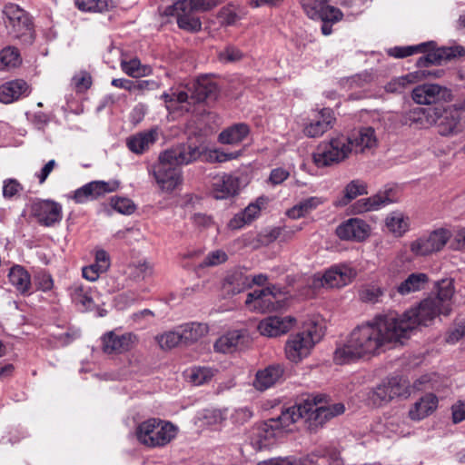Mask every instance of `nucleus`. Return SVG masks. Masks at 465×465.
<instances>
[{
    "label": "nucleus",
    "mask_w": 465,
    "mask_h": 465,
    "mask_svg": "<svg viewBox=\"0 0 465 465\" xmlns=\"http://www.w3.org/2000/svg\"><path fill=\"white\" fill-rule=\"evenodd\" d=\"M344 411L342 403L318 406L316 398L308 396L301 402L282 411L278 417L255 425L251 431L250 443L256 450L267 449L272 444L278 433L300 419H305L306 429L311 433H315L326 421L342 414Z\"/></svg>",
    "instance_id": "obj_1"
},
{
    "label": "nucleus",
    "mask_w": 465,
    "mask_h": 465,
    "mask_svg": "<svg viewBox=\"0 0 465 465\" xmlns=\"http://www.w3.org/2000/svg\"><path fill=\"white\" fill-rule=\"evenodd\" d=\"M397 327V313L377 315L372 321L355 327L346 343L337 348L334 361L344 364L364 356L380 354L391 342L401 339Z\"/></svg>",
    "instance_id": "obj_2"
},
{
    "label": "nucleus",
    "mask_w": 465,
    "mask_h": 465,
    "mask_svg": "<svg viewBox=\"0 0 465 465\" xmlns=\"http://www.w3.org/2000/svg\"><path fill=\"white\" fill-rule=\"evenodd\" d=\"M201 154L199 146L189 143H182L162 153L153 166V176L162 190L173 191L181 182V165L196 161Z\"/></svg>",
    "instance_id": "obj_3"
},
{
    "label": "nucleus",
    "mask_w": 465,
    "mask_h": 465,
    "mask_svg": "<svg viewBox=\"0 0 465 465\" xmlns=\"http://www.w3.org/2000/svg\"><path fill=\"white\" fill-rule=\"evenodd\" d=\"M435 45V42L430 41L416 45L396 46L391 48L388 54L396 58H404L416 53H426V54L420 56L416 63L419 68H422L431 64H440L442 61H449L465 53L462 47H441L436 49Z\"/></svg>",
    "instance_id": "obj_4"
},
{
    "label": "nucleus",
    "mask_w": 465,
    "mask_h": 465,
    "mask_svg": "<svg viewBox=\"0 0 465 465\" xmlns=\"http://www.w3.org/2000/svg\"><path fill=\"white\" fill-rule=\"evenodd\" d=\"M438 299L428 297L422 300L420 304L406 312L402 315L397 314V327L402 338H407L410 332L417 326L430 325L440 314L448 315L450 312L444 311L439 304Z\"/></svg>",
    "instance_id": "obj_5"
},
{
    "label": "nucleus",
    "mask_w": 465,
    "mask_h": 465,
    "mask_svg": "<svg viewBox=\"0 0 465 465\" xmlns=\"http://www.w3.org/2000/svg\"><path fill=\"white\" fill-rule=\"evenodd\" d=\"M176 427L168 421L149 419L142 422L136 430L139 441L149 447L168 444L176 435Z\"/></svg>",
    "instance_id": "obj_6"
},
{
    "label": "nucleus",
    "mask_w": 465,
    "mask_h": 465,
    "mask_svg": "<svg viewBox=\"0 0 465 465\" xmlns=\"http://www.w3.org/2000/svg\"><path fill=\"white\" fill-rule=\"evenodd\" d=\"M351 153V139L338 135L318 146L313 153V161L318 167H326L344 161Z\"/></svg>",
    "instance_id": "obj_7"
},
{
    "label": "nucleus",
    "mask_w": 465,
    "mask_h": 465,
    "mask_svg": "<svg viewBox=\"0 0 465 465\" xmlns=\"http://www.w3.org/2000/svg\"><path fill=\"white\" fill-rule=\"evenodd\" d=\"M323 335L322 328L313 324L306 331L292 336L285 345L287 358L293 362L301 361L310 354L313 346L322 340Z\"/></svg>",
    "instance_id": "obj_8"
},
{
    "label": "nucleus",
    "mask_w": 465,
    "mask_h": 465,
    "mask_svg": "<svg viewBox=\"0 0 465 465\" xmlns=\"http://www.w3.org/2000/svg\"><path fill=\"white\" fill-rule=\"evenodd\" d=\"M410 386L407 380L393 376L383 381L368 393V400L374 406H381L395 397H408Z\"/></svg>",
    "instance_id": "obj_9"
},
{
    "label": "nucleus",
    "mask_w": 465,
    "mask_h": 465,
    "mask_svg": "<svg viewBox=\"0 0 465 465\" xmlns=\"http://www.w3.org/2000/svg\"><path fill=\"white\" fill-rule=\"evenodd\" d=\"M4 14L5 26L9 35L15 38L32 39L33 23L29 15L17 5L8 4L5 6Z\"/></svg>",
    "instance_id": "obj_10"
},
{
    "label": "nucleus",
    "mask_w": 465,
    "mask_h": 465,
    "mask_svg": "<svg viewBox=\"0 0 465 465\" xmlns=\"http://www.w3.org/2000/svg\"><path fill=\"white\" fill-rule=\"evenodd\" d=\"M432 125H436L441 136H452L463 129L460 114L453 106H434Z\"/></svg>",
    "instance_id": "obj_11"
},
{
    "label": "nucleus",
    "mask_w": 465,
    "mask_h": 465,
    "mask_svg": "<svg viewBox=\"0 0 465 465\" xmlns=\"http://www.w3.org/2000/svg\"><path fill=\"white\" fill-rule=\"evenodd\" d=\"M411 97L418 104H431L451 101L452 94L445 86L437 84H423L412 90Z\"/></svg>",
    "instance_id": "obj_12"
},
{
    "label": "nucleus",
    "mask_w": 465,
    "mask_h": 465,
    "mask_svg": "<svg viewBox=\"0 0 465 465\" xmlns=\"http://www.w3.org/2000/svg\"><path fill=\"white\" fill-rule=\"evenodd\" d=\"M450 232L445 229H439L431 232L429 235L420 237L411 244V250L416 255H429L440 251L448 240Z\"/></svg>",
    "instance_id": "obj_13"
},
{
    "label": "nucleus",
    "mask_w": 465,
    "mask_h": 465,
    "mask_svg": "<svg viewBox=\"0 0 465 465\" xmlns=\"http://www.w3.org/2000/svg\"><path fill=\"white\" fill-rule=\"evenodd\" d=\"M119 187V182L93 181L74 191V200L83 203L88 200H94L105 193H113Z\"/></svg>",
    "instance_id": "obj_14"
},
{
    "label": "nucleus",
    "mask_w": 465,
    "mask_h": 465,
    "mask_svg": "<svg viewBox=\"0 0 465 465\" xmlns=\"http://www.w3.org/2000/svg\"><path fill=\"white\" fill-rule=\"evenodd\" d=\"M251 342L250 336L245 330H235L220 337L214 343V350L218 352L232 353L246 348Z\"/></svg>",
    "instance_id": "obj_15"
},
{
    "label": "nucleus",
    "mask_w": 465,
    "mask_h": 465,
    "mask_svg": "<svg viewBox=\"0 0 465 465\" xmlns=\"http://www.w3.org/2000/svg\"><path fill=\"white\" fill-rule=\"evenodd\" d=\"M239 178L232 174L223 173L214 176L213 179L212 194L216 200H223L233 197L239 193Z\"/></svg>",
    "instance_id": "obj_16"
},
{
    "label": "nucleus",
    "mask_w": 465,
    "mask_h": 465,
    "mask_svg": "<svg viewBox=\"0 0 465 465\" xmlns=\"http://www.w3.org/2000/svg\"><path fill=\"white\" fill-rule=\"evenodd\" d=\"M33 211L38 223L45 226H53L63 217L61 204L52 200H45L34 204Z\"/></svg>",
    "instance_id": "obj_17"
},
{
    "label": "nucleus",
    "mask_w": 465,
    "mask_h": 465,
    "mask_svg": "<svg viewBox=\"0 0 465 465\" xmlns=\"http://www.w3.org/2000/svg\"><path fill=\"white\" fill-rule=\"evenodd\" d=\"M136 342V336L132 333L117 335L109 331L102 337L103 351L105 353H124L130 351Z\"/></svg>",
    "instance_id": "obj_18"
},
{
    "label": "nucleus",
    "mask_w": 465,
    "mask_h": 465,
    "mask_svg": "<svg viewBox=\"0 0 465 465\" xmlns=\"http://www.w3.org/2000/svg\"><path fill=\"white\" fill-rule=\"evenodd\" d=\"M434 106L414 107L403 113L401 116V124L414 128H428L432 125Z\"/></svg>",
    "instance_id": "obj_19"
},
{
    "label": "nucleus",
    "mask_w": 465,
    "mask_h": 465,
    "mask_svg": "<svg viewBox=\"0 0 465 465\" xmlns=\"http://www.w3.org/2000/svg\"><path fill=\"white\" fill-rule=\"evenodd\" d=\"M336 234L341 240H365L370 234V226L361 219L351 218L336 228Z\"/></svg>",
    "instance_id": "obj_20"
},
{
    "label": "nucleus",
    "mask_w": 465,
    "mask_h": 465,
    "mask_svg": "<svg viewBox=\"0 0 465 465\" xmlns=\"http://www.w3.org/2000/svg\"><path fill=\"white\" fill-rule=\"evenodd\" d=\"M356 272L346 265L331 268L318 279L322 286L329 288H341L347 285L355 277Z\"/></svg>",
    "instance_id": "obj_21"
},
{
    "label": "nucleus",
    "mask_w": 465,
    "mask_h": 465,
    "mask_svg": "<svg viewBox=\"0 0 465 465\" xmlns=\"http://www.w3.org/2000/svg\"><path fill=\"white\" fill-rule=\"evenodd\" d=\"M192 8H177L176 2L168 7L164 11L166 15H175L177 19L178 26L188 32H199L202 28V23L199 16L194 14Z\"/></svg>",
    "instance_id": "obj_22"
},
{
    "label": "nucleus",
    "mask_w": 465,
    "mask_h": 465,
    "mask_svg": "<svg viewBox=\"0 0 465 465\" xmlns=\"http://www.w3.org/2000/svg\"><path fill=\"white\" fill-rule=\"evenodd\" d=\"M294 322V318L290 316H271L260 322L258 330L262 335L277 337L286 333Z\"/></svg>",
    "instance_id": "obj_23"
},
{
    "label": "nucleus",
    "mask_w": 465,
    "mask_h": 465,
    "mask_svg": "<svg viewBox=\"0 0 465 465\" xmlns=\"http://www.w3.org/2000/svg\"><path fill=\"white\" fill-rule=\"evenodd\" d=\"M223 293L225 298L232 297L251 288L249 277L240 270L227 272L223 282Z\"/></svg>",
    "instance_id": "obj_24"
},
{
    "label": "nucleus",
    "mask_w": 465,
    "mask_h": 465,
    "mask_svg": "<svg viewBox=\"0 0 465 465\" xmlns=\"http://www.w3.org/2000/svg\"><path fill=\"white\" fill-rule=\"evenodd\" d=\"M190 98L195 103H201L205 100H214L218 94V86L208 76L199 77L188 88Z\"/></svg>",
    "instance_id": "obj_25"
},
{
    "label": "nucleus",
    "mask_w": 465,
    "mask_h": 465,
    "mask_svg": "<svg viewBox=\"0 0 465 465\" xmlns=\"http://www.w3.org/2000/svg\"><path fill=\"white\" fill-rule=\"evenodd\" d=\"M262 295H260L257 309L262 312L277 311L283 306L284 293L280 288L271 286L262 289Z\"/></svg>",
    "instance_id": "obj_26"
},
{
    "label": "nucleus",
    "mask_w": 465,
    "mask_h": 465,
    "mask_svg": "<svg viewBox=\"0 0 465 465\" xmlns=\"http://www.w3.org/2000/svg\"><path fill=\"white\" fill-rule=\"evenodd\" d=\"M282 375L283 368L281 365H270L257 371L252 383L253 387L258 391H263L276 384Z\"/></svg>",
    "instance_id": "obj_27"
},
{
    "label": "nucleus",
    "mask_w": 465,
    "mask_h": 465,
    "mask_svg": "<svg viewBox=\"0 0 465 465\" xmlns=\"http://www.w3.org/2000/svg\"><path fill=\"white\" fill-rule=\"evenodd\" d=\"M391 193L392 190L390 189L385 192H380L371 197L361 199L354 203L353 210L356 213L379 210L393 202V199L391 197Z\"/></svg>",
    "instance_id": "obj_28"
},
{
    "label": "nucleus",
    "mask_w": 465,
    "mask_h": 465,
    "mask_svg": "<svg viewBox=\"0 0 465 465\" xmlns=\"http://www.w3.org/2000/svg\"><path fill=\"white\" fill-rule=\"evenodd\" d=\"M333 121L332 111L324 108L320 112V118L307 124L303 132L308 137H320L332 127Z\"/></svg>",
    "instance_id": "obj_29"
},
{
    "label": "nucleus",
    "mask_w": 465,
    "mask_h": 465,
    "mask_svg": "<svg viewBox=\"0 0 465 465\" xmlns=\"http://www.w3.org/2000/svg\"><path fill=\"white\" fill-rule=\"evenodd\" d=\"M438 406V398L428 393L421 397L409 411V416L413 420H420L431 414Z\"/></svg>",
    "instance_id": "obj_30"
},
{
    "label": "nucleus",
    "mask_w": 465,
    "mask_h": 465,
    "mask_svg": "<svg viewBox=\"0 0 465 465\" xmlns=\"http://www.w3.org/2000/svg\"><path fill=\"white\" fill-rule=\"evenodd\" d=\"M378 145V139L374 128L371 126L361 127L357 135L351 139V149L356 152L365 153L367 150H372Z\"/></svg>",
    "instance_id": "obj_31"
},
{
    "label": "nucleus",
    "mask_w": 465,
    "mask_h": 465,
    "mask_svg": "<svg viewBox=\"0 0 465 465\" xmlns=\"http://www.w3.org/2000/svg\"><path fill=\"white\" fill-rule=\"evenodd\" d=\"M156 139L157 132L155 130H149L130 136L126 141V144L130 151L139 154L153 144Z\"/></svg>",
    "instance_id": "obj_32"
},
{
    "label": "nucleus",
    "mask_w": 465,
    "mask_h": 465,
    "mask_svg": "<svg viewBox=\"0 0 465 465\" xmlns=\"http://www.w3.org/2000/svg\"><path fill=\"white\" fill-rule=\"evenodd\" d=\"M27 84L24 80L7 82L0 86V102L10 104L26 93Z\"/></svg>",
    "instance_id": "obj_33"
},
{
    "label": "nucleus",
    "mask_w": 465,
    "mask_h": 465,
    "mask_svg": "<svg viewBox=\"0 0 465 465\" xmlns=\"http://www.w3.org/2000/svg\"><path fill=\"white\" fill-rule=\"evenodd\" d=\"M209 331L207 324L200 322H190L182 325L179 332L183 344L190 345L203 337Z\"/></svg>",
    "instance_id": "obj_34"
},
{
    "label": "nucleus",
    "mask_w": 465,
    "mask_h": 465,
    "mask_svg": "<svg viewBox=\"0 0 465 465\" xmlns=\"http://www.w3.org/2000/svg\"><path fill=\"white\" fill-rule=\"evenodd\" d=\"M265 200L260 197L255 203H250L241 213L236 214L230 222L232 229H239L244 224L251 223L260 213Z\"/></svg>",
    "instance_id": "obj_35"
},
{
    "label": "nucleus",
    "mask_w": 465,
    "mask_h": 465,
    "mask_svg": "<svg viewBox=\"0 0 465 465\" xmlns=\"http://www.w3.org/2000/svg\"><path fill=\"white\" fill-rule=\"evenodd\" d=\"M250 128L246 124H236L219 134L222 143L232 144L242 142L249 134Z\"/></svg>",
    "instance_id": "obj_36"
},
{
    "label": "nucleus",
    "mask_w": 465,
    "mask_h": 465,
    "mask_svg": "<svg viewBox=\"0 0 465 465\" xmlns=\"http://www.w3.org/2000/svg\"><path fill=\"white\" fill-rule=\"evenodd\" d=\"M367 185L361 180H352L343 190V196L335 202L336 206H345L360 195L367 194Z\"/></svg>",
    "instance_id": "obj_37"
},
{
    "label": "nucleus",
    "mask_w": 465,
    "mask_h": 465,
    "mask_svg": "<svg viewBox=\"0 0 465 465\" xmlns=\"http://www.w3.org/2000/svg\"><path fill=\"white\" fill-rule=\"evenodd\" d=\"M8 278L12 285H14L18 292L25 294L27 293L31 287V278L29 273L20 265H15L11 268Z\"/></svg>",
    "instance_id": "obj_38"
},
{
    "label": "nucleus",
    "mask_w": 465,
    "mask_h": 465,
    "mask_svg": "<svg viewBox=\"0 0 465 465\" xmlns=\"http://www.w3.org/2000/svg\"><path fill=\"white\" fill-rule=\"evenodd\" d=\"M454 294V286L451 279H444L437 283V294L430 296L432 299H438L439 304L444 311L450 312V300Z\"/></svg>",
    "instance_id": "obj_39"
},
{
    "label": "nucleus",
    "mask_w": 465,
    "mask_h": 465,
    "mask_svg": "<svg viewBox=\"0 0 465 465\" xmlns=\"http://www.w3.org/2000/svg\"><path fill=\"white\" fill-rule=\"evenodd\" d=\"M428 282V276L425 273H411L397 288L401 295H407L414 292L420 291Z\"/></svg>",
    "instance_id": "obj_40"
},
{
    "label": "nucleus",
    "mask_w": 465,
    "mask_h": 465,
    "mask_svg": "<svg viewBox=\"0 0 465 465\" xmlns=\"http://www.w3.org/2000/svg\"><path fill=\"white\" fill-rule=\"evenodd\" d=\"M386 226L395 236H401L409 230V217L401 212H392L386 218Z\"/></svg>",
    "instance_id": "obj_41"
},
{
    "label": "nucleus",
    "mask_w": 465,
    "mask_h": 465,
    "mask_svg": "<svg viewBox=\"0 0 465 465\" xmlns=\"http://www.w3.org/2000/svg\"><path fill=\"white\" fill-rule=\"evenodd\" d=\"M321 203L322 201L318 197L304 199L288 210L287 215L292 219H299L317 208Z\"/></svg>",
    "instance_id": "obj_42"
},
{
    "label": "nucleus",
    "mask_w": 465,
    "mask_h": 465,
    "mask_svg": "<svg viewBox=\"0 0 465 465\" xmlns=\"http://www.w3.org/2000/svg\"><path fill=\"white\" fill-rule=\"evenodd\" d=\"M418 81V75L412 73L392 78L388 82L384 89L389 94H401L411 84Z\"/></svg>",
    "instance_id": "obj_43"
},
{
    "label": "nucleus",
    "mask_w": 465,
    "mask_h": 465,
    "mask_svg": "<svg viewBox=\"0 0 465 465\" xmlns=\"http://www.w3.org/2000/svg\"><path fill=\"white\" fill-rule=\"evenodd\" d=\"M72 301L76 304H81L84 310H91L94 303L89 293V289L82 284H74L71 288Z\"/></svg>",
    "instance_id": "obj_44"
},
{
    "label": "nucleus",
    "mask_w": 465,
    "mask_h": 465,
    "mask_svg": "<svg viewBox=\"0 0 465 465\" xmlns=\"http://www.w3.org/2000/svg\"><path fill=\"white\" fill-rule=\"evenodd\" d=\"M77 7L82 11L104 12L114 7L113 0H75Z\"/></svg>",
    "instance_id": "obj_45"
},
{
    "label": "nucleus",
    "mask_w": 465,
    "mask_h": 465,
    "mask_svg": "<svg viewBox=\"0 0 465 465\" xmlns=\"http://www.w3.org/2000/svg\"><path fill=\"white\" fill-rule=\"evenodd\" d=\"M20 54L15 47H5L0 53V67L12 68L20 64Z\"/></svg>",
    "instance_id": "obj_46"
},
{
    "label": "nucleus",
    "mask_w": 465,
    "mask_h": 465,
    "mask_svg": "<svg viewBox=\"0 0 465 465\" xmlns=\"http://www.w3.org/2000/svg\"><path fill=\"white\" fill-rule=\"evenodd\" d=\"M217 0H178L176 7L192 8L193 11H207L217 5Z\"/></svg>",
    "instance_id": "obj_47"
},
{
    "label": "nucleus",
    "mask_w": 465,
    "mask_h": 465,
    "mask_svg": "<svg viewBox=\"0 0 465 465\" xmlns=\"http://www.w3.org/2000/svg\"><path fill=\"white\" fill-rule=\"evenodd\" d=\"M121 67L125 74L134 78L143 76L150 71L147 66H143L138 59H132L129 62L123 61Z\"/></svg>",
    "instance_id": "obj_48"
},
{
    "label": "nucleus",
    "mask_w": 465,
    "mask_h": 465,
    "mask_svg": "<svg viewBox=\"0 0 465 465\" xmlns=\"http://www.w3.org/2000/svg\"><path fill=\"white\" fill-rule=\"evenodd\" d=\"M159 346L163 350H171L179 344H183L179 331H168L156 337Z\"/></svg>",
    "instance_id": "obj_49"
},
{
    "label": "nucleus",
    "mask_w": 465,
    "mask_h": 465,
    "mask_svg": "<svg viewBox=\"0 0 465 465\" xmlns=\"http://www.w3.org/2000/svg\"><path fill=\"white\" fill-rule=\"evenodd\" d=\"M128 275L134 281H141L152 274V267L146 262L130 264L127 268Z\"/></svg>",
    "instance_id": "obj_50"
},
{
    "label": "nucleus",
    "mask_w": 465,
    "mask_h": 465,
    "mask_svg": "<svg viewBox=\"0 0 465 465\" xmlns=\"http://www.w3.org/2000/svg\"><path fill=\"white\" fill-rule=\"evenodd\" d=\"M111 206L116 212L122 214L129 215L134 213L135 204L128 198L113 197L111 198Z\"/></svg>",
    "instance_id": "obj_51"
},
{
    "label": "nucleus",
    "mask_w": 465,
    "mask_h": 465,
    "mask_svg": "<svg viewBox=\"0 0 465 465\" xmlns=\"http://www.w3.org/2000/svg\"><path fill=\"white\" fill-rule=\"evenodd\" d=\"M327 0H302V5L312 19H318Z\"/></svg>",
    "instance_id": "obj_52"
},
{
    "label": "nucleus",
    "mask_w": 465,
    "mask_h": 465,
    "mask_svg": "<svg viewBox=\"0 0 465 465\" xmlns=\"http://www.w3.org/2000/svg\"><path fill=\"white\" fill-rule=\"evenodd\" d=\"M242 52L235 46L228 45L218 53V59L222 63H235L242 60Z\"/></svg>",
    "instance_id": "obj_53"
},
{
    "label": "nucleus",
    "mask_w": 465,
    "mask_h": 465,
    "mask_svg": "<svg viewBox=\"0 0 465 465\" xmlns=\"http://www.w3.org/2000/svg\"><path fill=\"white\" fill-rule=\"evenodd\" d=\"M213 376V371L208 367H195L191 370L190 379L195 385H201Z\"/></svg>",
    "instance_id": "obj_54"
},
{
    "label": "nucleus",
    "mask_w": 465,
    "mask_h": 465,
    "mask_svg": "<svg viewBox=\"0 0 465 465\" xmlns=\"http://www.w3.org/2000/svg\"><path fill=\"white\" fill-rule=\"evenodd\" d=\"M384 294V291L378 286H368L360 292V299L364 302L376 303Z\"/></svg>",
    "instance_id": "obj_55"
},
{
    "label": "nucleus",
    "mask_w": 465,
    "mask_h": 465,
    "mask_svg": "<svg viewBox=\"0 0 465 465\" xmlns=\"http://www.w3.org/2000/svg\"><path fill=\"white\" fill-rule=\"evenodd\" d=\"M228 256L225 252L222 250H216L208 253L203 261L199 264L200 268L216 266L225 262Z\"/></svg>",
    "instance_id": "obj_56"
},
{
    "label": "nucleus",
    "mask_w": 465,
    "mask_h": 465,
    "mask_svg": "<svg viewBox=\"0 0 465 465\" xmlns=\"http://www.w3.org/2000/svg\"><path fill=\"white\" fill-rule=\"evenodd\" d=\"M342 18V13L340 9L331 6L325 3L323 9L319 16V20L322 22H331L336 23Z\"/></svg>",
    "instance_id": "obj_57"
},
{
    "label": "nucleus",
    "mask_w": 465,
    "mask_h": 465,
    "mask_svg": "<svg viewBox=\"0 0 465 465\" xmlns=\"http://www.w3.org/2000/svg\"><path fill=\"white\" fill-rule=\"evenodd\" d=\"M35 284L38 290L43 292L50 291L54 286L52 276L46 272H40L35 277Z\"/></svg>",
    "instance_id": "obj_58"
},
{
    "label": "nucleus",
    "mask_w": 465,
    "mask_h": 465,
    "mask_svg": "<svg viewBox=\"0 0 465 465\" xmlns=\"http://www.w3.org/2000/svg\"><path fill=\"white\" fill-rule=\"evenodd\" d=\"M73 82L79 92H83L90 88L92 84L91 75L86 72H81L75 74L73 78Z\"/></svg>",
    "instance_id": "obj_59"
},
{
    "label": "nucleus",
    "mask_w": 465,
    "mask_h": 465,
    "mask_svg": "<svg viewBox=\"0 0 465 465\" xmlns=\"http://www.w3.org/2000/svg\"><path fill=\"white\" fill-rule=\"evenodd\" d=\"M23 189L22 185L15 179H8L4 182L3 195L11 198Z\"/></svg>",
    "instance_id": "obj_60"
},
{
    "label": "nucleus",
    "mask_w": 465,
    "mask_h": 465,
    "mask_svg": "<svg viewBox=\"0 0 465 465\" xmlns=\"http://www.w3.org/2000/svg\"><path fill=\"white\" fill-rule=\"evenodd\" d=\"M289 175L290 173L287 170L283 168H275L272 169L270 173L269 182L273 185L281 184L289 177Z\"/></svg>",
    "instance_id": "obj_61"
},
{
    "label": "nucleus",
    "mask_w": 465,
    "mask_h": 465,
    "mask_svg": "<svg viewBox=\"0 0 465 465\" xmlns=\"http://www.w3.org/2000/svg\"><path fill=\"white\" fill-rule=\"evenodd\" d=\"M252 416V412L248 408L237 409L232 415V420L236 424H243Z\"/></svg>",
    "instance_id": "obj_62"
},
{
    "label": "nucleus",
    "mask_w": 465,
    "mask_h": 465,
    "mask_svg": "<svg viewBox=\"0 0 465 465\" xmlns=\"http://www.w3.org/2000/svg\"><path fill=\"white\" fill-rule=\"evenodd\" d=\"M203 419L209 425L220 424L224 420L222 411L219 410L206 411Z\"/></svg>",
    "instance_id": "obj_63"
},
{
    "label": "nucleus",
    "mask_w": 465,
    "mask_h": 465,
    "mask_svg": "<svg viewBox=\"0 0 465 465\" xmlns=\"http://www.w3.org/2000/svg\"><path fill=\"white\" fill-rule=\"evenodd\" d=\"M452 420L454 423H459L465 420V402L459 401L451 408Z\"/></svg>",
    "instance_id": "obj_64"
}]
</instances>
